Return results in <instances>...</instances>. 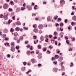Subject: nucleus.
I'll return each mask as SVG.
<instances>
[{"label":"nucleus","instance_id":"obj_1","mask_svg":"<svg viewBox=\"0 0 76 76\" xmlns=\"http://www.w3.org/2000/svg\"><path fill=\"white\" fill-rule=\"evenodd\" d=\"M10 50L11 51H12V52H15V46H12Z\"/></svg>","mask_w":76,"mask_h":76},{"label":"nucleus","instance_id":"obj_2","mask_svg":"<svg viewBox=\"0 0 76 76\" xmlns=\"http://www.w3.org/2000/svg\"><path fill=\"white\" fill-rule=\"evenodd\" d=\"M8 16V14H7L6 15H4L3 16V18L4 20H7L8 19V17L7 16Z\"/></svg>","mask_w":76,"mask_h":76},{"label":"nucleus","instance_id":"obj_3","mask_svg":"<svg viewBox=\"0 0 76 76\" xmlns=\"http://www.w3.org/2000/svg\"><path fill=\"white\" fill-rule=\"evenodd\" d=\"M8 5H7V4H5L4 5L3 7L4 8V9H6L7 7V6Z\"/></svg>","mask_w":76,"mask_h":76},{"label":"nucleus","instance_id":"obj_4","mask_svg":"<svg viewBox=\"0 0 76 76\" xmlns=\"http://www.w3.org/2000/svg\"><path fill=\"white\" fill-rule=\"evenodd\" d=\"M27 7L28 8V10H32V7L30 6H27Z\"/></svg>","mask_w":76,"mask_h":76},{"label":"nucleus","instance_id":"obj_5","mask_svg":"<svg viewBox=\"0 0 76 76\" xmlns=\"http://www.w3.org/2000/svg\"><path fill=\"white\" fill-rule=\"evenodd\" d=\"M15 31H19L20 30V28L19 27H16L15 28Z\"/></svg>","mask_w":76,"mask_h":76},{"label":"nucleus","instance_id":"obj_6","mask_svg":"<svg viewBox=\"0 0 76 76\" xmlns=\"http://www.w3.org/2000/svg\"><path fill=\"white\" fill-rule=\"evenodd\" d=\"M16 25H21V23L20 21H18L16 22Z\"/></svg>","mask_w":76,"mask_h":76},{"label":"nucleus","instance_id":"obj_7","mask_svg":"<svg viewBox=\"0 0 76 76\" xmlns=\"http://www.w3.org/2000/svg\"><path fill=\"white\" fill-rule=\"evenodd\" d=\"M30 53H31V52H30L29 50H28L26 52V54L28 56L30 55Z\"/></svg>","mask_w":76,"mask_h":76},{"label":"nucleus","instance_id":"obj_8","mask_svg":"<svg viewBox=\"0 0 76 76\" xmlns=\"http://www.w3.org/2000/svg\"><path fill=\"white\" fill-rule=\"evenodd\" d=\"M39 29H42L43 27V26L42 25H40L38 26Z\"/></svg>","mask_w":76,"mask_h":76},{"label":"nucleus","instance_id":"obj_9","mask_svg":"<svg viewBox=\"0 0 76 76\" xmlns=\"http://www.w3.org/2000/svg\"><path fill=\"white\" fill-rule=\"evenodd\" d=\"M55 57L56 59H58L59 58V56L58 55H56L55 56Z\"/></svg>","mask_w":76,"mask_h":76},{"label":"nucleus","instance_id":"obj_10","mask_svg":"<svg viewBox=\"0 0 76 76\" xmlns=\"http://www.w3.org/2000/svg\"><path fill=\"white\" fill-rule=\"evenodd\" d=\"M47 20L48 21H50L51 20V19L50 17H48L47 18Z\"/></svg>","mask_w":76,"mask_h":76},{"label":"nucleus","instance_id":"obj_11","mask_svg":"<svg viewBox=\"0 0 76 76\" xmlns=\"http://www.w3.org/2000/svg\"><path fill=\"white\" fill-rule=\"evenodd\" d=\"M31 61L32 63H34L35 62V59L33 58L31 60Z\"/></svg>","mask_w":76,"mask_h":76},{"label":"nucleus","instance_id":"obj_12","mask_svg":"<svg viewBox=\"0 0 76 76\" xmlns=\"http://www.w3.org/2000/svg\"><path fill=\"white\" fill-rule=\"evenodd\" d=\"M34 32H38V29L36 28L34 30Z\"/></svg>","mask_w":76,"mask_h":76},{"label":"nucleus","instance_id":"obj_13","mask_svg":"<svg viewBox=\"0 0 76 76\" xmlns=\"http://www.w3.org/2000/svg\"><path fill=\"white\" fill-rule=\"evenodd\" d=\"M64 0H61L60 1V4H62V3H64Z\"/></svg>","mask_w":76,"mask_h":76},{"label":"nucleus","instance_id":"obj_14","mask_svg":"<svg viewBox=\"0 0 76 76\" xmlns=\"http://www.w3.org/2000/svg\"><path fill=\"white\" fill-rule=\"evenodd\" d=\"M73 20L75 21L76 20V17L75 15L73 16Z\"/></svg>","mask_w":76,"mask_h":76},{"label":"nucleus","instance_id":"obj_15","mask_svg":"<svg viewBox=\"0 0 76 76\" xmlns=\"http://www.w3.org/2000/svg\"><path fill=\"white\" fill-rule=\"evenodd\" d=\"M42 50H43V51L45 52V51H47V48H44L42 49Z\"/></svg>","mask_w":76,"mask_h":76},{"label":"nucleus","instance_id":"obj_16","mask_svg":"<svg viewBox=\"0 0 76 76\" xmlns=\"http://www.w3.org/2000/svg\"><path fill=\"white\" fill-rule=\"evenodd\" d=\"M58 18V16L57 15L56 17H54L53 18L54 19H55V20H57Z\"/></svg>","mask_w":76,"mask_h":76},{"label":"nucleus","instance_id":"obj_17","mask_svg":"<svg viewBox=\"0 0 76 76\" xmlns=\"http://www.w3.org/2000/svg\"><path fill=\"white\" fill-rule=\"evenodd\" d=\"M23 37L22 36H21L20 37V39H21V40H23Z\"/></svg>","mask_w":76,"mask_h":76},{"label":"nucleus","instance_id":"obj_18","mask_svg":"<svg viewBox=\"0 0 76 76\" xmlns=\"http://www.w3.org/2000/svg\"><path fill=\"white\" fill-rule=\"evenodd\" d=\"M11 45L14 46L15 45V43L14 42H12L11 44Z\"/></svg>","mask_w":76,"mask_h":76},{"label":"nucleus","instance_id":"obj_19","mask_svg":"<svg viewBox=\"0 0 76 76\" xmlns=\"http://www.w3.org/2000/svg\"><path fill=\"white\" fill-rule=\"evenodd\" d=\"M5 32L6 33H7V32H8V30H7V29H5L4 30Z\"/></svg>","mask_w":76,"mask_h":76},{"label":"nucleus","instance_id":"obj_20","mask_svg":"<svg viewBox=\"0 0 76 76\" xmlns=\"http://www.w3.org/2000/svg\"><path fill=\"white\" fill-rule=\"evenodd\" d=\"M66 44H67L68 45L69 44V42L68 40H66Z\"/></svg>","mask_w":76,"mask_h":76},{"label":"nucleus","instance_id":"obj_21","mask_svg":"<svg viewBox=\"0 0 76 76\" xmlns=\"http://www.w3.org/2000/svg\"><path fill=\"white\" fill-rule=\"evenodd\" d=\"M38 47L39 49H41V45H38Z\"/></svg>","mask_w":76,"mask_h":76},{"label":"nucleus","instance_id":"obj_22","mask_svg":"<svg viewBox=\"0 0 76 76\" xmlns=\"http://www.w3.org/2000/svg\"><path fill=\"white\" fill-rule=\"evenodd\" d=\"M2 16H3V15L2 14H1V15H0V18H3Z\"/></svg>","mask_w":76,"mask_h":76},{"label":"nucleus","instance_id":"obj_23","mask_svg":"<svg viewBox=\"0 0 76 76\" xmlns=\"http://www.w3.org/2000/svg\"><path fill=\"white\" fill-rule=\"evenodd\" d=\"M61 67V69H62V70H63V69H64V67L63 66H62Z\"/></svg>","mask_w":76,"mask_h":76},{"label":"nucleus","instance_id":"obj_24","mask_svg":"<svg viewBox=\"0 0 76 76\" xmlns=\"http://www.w3.org/2000/svg\"><path fill=\"white\" fill-rule=\"evenodd\" d=\"M64 24L63 23H61L60 25V26H63L64 25Z\"/></svg>","mask_w":76,"mask_h":76},{"label":"nucleus","instance_id":"obj_25","mask_svg":"<svg viewBox=\"0 0 76 76\" xmlns=\"http://www.w3.org/2000/svg\"><path fill=\"white\" fill-rule=\"evenodd\" d=\"M16 48L17 50H19V46H18V47L17 46H16Z\"/></svg>","mask_w":76,"mask_h":76},{"label":"nucleus","instance_id":"obj_26","mask_svg":"<svg viewBox=\"0 0 76 76\" xmlns=\"http://www.w3.org/2000/svg\"><path fill=\"white\" fill-rule=\"evenodd\" d=\"M20 41V39H18L17 41V43H19V42Z\"/></svg>","mask_w":76,"mask_h":76},{"label":"nucleus","instance_id":"obj_27","mask_svg":"<svg viewBox=\"0 0 76 76\" xmlns=\"http://www.w3.org/2000/svg\"><path fill=\"white\" fill-rule=\"evenodd\" d=\"M24 9H25V8H24L22 7L21 8V10H24Z\"/></svg>","mask_w":76,"mask_h":76},{"label":"nucleus","instance_id":"obj_28","mask_svg":"<svg viewBox=\"0 0 76 76\" xmlns=\"http://www.w3.org/2000/svg\"><path fill=\"white\" fill-rule=\"evenodd\" d=\"M71 65H70V67H72V66H73V64L72 62L71 63Z\"/></svg>","mask_w":76,"mask_h":76},{"label":"nucleus","instance_id":"obj_29","mask_svg":"<svg viewBox=\"0 0 76 76\" xmlns=\"http://www.w3.org/2000/svg\"><path fill=\"white\" fill-rule=\"evenodd\" d=\"M31 70H29V71H28V72L26 73V74H27V75H28V73H29V72H31Z\"/></svg>","mask_w":76,"mask_h":76},{"label":"nucleus","instance_id":"obj_30","mask_svg":"<svg viewBox=\"0 0 76 76\" xmlns=\"http://www.w3.org/2000/svg\"><path fill=\"white\" fill-rule=\"evenodd\" d=\"M26 64V62H24L23 63V64H24V66H25Z\"/></svg>","mask_w":76,"mask_h":76},{"label":"nucleus","instance_id":"obj_31","mask_svg":"<svg viewBox=\"0 0 76 76\" xmlns=\"http://www.w3.org/2000/svg\"><path fill=\"white\" fill-rule=\"evenodd\" d=\"M55 44L56 45H57V41H55Z\"/></svg>","mask_w":76,"mask_h":76},{"label":"nucleus","instance_id":"obj_32","mask_svg":"<svg viewBox=\"0 0 76 76\" xmlns=\"http://www.w3.org/2000/svg\"><path fill=\"white\" fill-rule=\"evenodd\" d=\"M73 24H75V23H74V22H72L71 23V25H72V26H73L74 25Z\"/></svg>","mask_w":76,"mask_h":76},{"label":"nucleus","instance_id":"obj_33","mask_svg":"<svg viewBox=\"0 0 76 76\" xmlns=\"http://www.w3.org/2000/svg\"><path fill=\"white\" fill-rule=\"evenodd\" d=\"M5 39L6 41H8V40H9V39L7 38H5Z\"/></svg>","mask_w":76,"mask_h":76},{"label":"nucleus","instance_id":"obj_34","mask_svg":"<svg viewBox=\"0 0 76 76\" xmlns=\"http://www.w3.org/2000/svg\"><path fill=\"white\" fill-rule=\"evenodd\" d=\"M9 11H12V9H11L10 8L9 9Z\"/></svg>","mask_w":76,"mask_h":76},{"label":"nucleus","instance_id":"obj_35","mask_svg":"<svg viewBox=\"0 0 76 76\" xmlns=\"http://www.w3.org/2000/svg\"><path fill=\"white\" fill-rule=\"evenodd\" d=\"M10 3L11 4H13L14 3L12 1H11L10 2Z\"/></svg>","mask_w":76,"mask_h":76},{"label":"nucleus","instance_id":"obj_36","mask_svg":"<svg viewBox=\"0 0 76 76\" xmlns=\"http://www.w3.org/2000/svg\"><path fill=\"white\" fill-rule=\"evenodd\" d=\"M15 16H14L13 17H12V18L13 20H15Z\"/></svg>","mask_w":76,"mask_h":76},{"label":"nucleus","instance_id":"obj_37","mask_svg":"<svg viewBox=\"0 0 76 76\" xmlns=\"http://www.w3.org/2000/svg\"><path fill=\"white\" fill-rule=\"evenodd\" d=\"M30 50H32V46H31V48H30Z\"/></svg>","mask_w":76,"mask_h":76},{"label":"nucleus","instance_id":"obj_38","mask_svg":"<svg viewBox=\"0 0 76 76\" xmlns=\"http://www.w3.org/2000/svg\"><path fill=\"white\" fill-rule=\"evenodd\" d=\"M25 44H28V41L26 42V41L25 43Z\"/></svg>","mask_w":76,"mask_h":76},{"label":"nucleus","instance_id":"obj_39","mask_svg":"<svg viewBox=\"0 0 76 76\" xmlns=\"http://www.w3.org/2000/svg\"><path fill=\"white\" fill-rule=\"evenodd\" d=\"M75 15V13H74L73 12H72V13H71V15Z\"/></svg>","mask_w":76,"mask_h":76},{"label":"nucleus","instance_id":"obj_40","mask_svg":"<svg viewBox=\"0 0 76 76\" xmlns=\"http://www.w3.org/2000/svg\"><path fill=\"white\" fill-rule=\"evenodd\" d=\"M67 19H66L65 20V23H67Z\"/></svg>","mask_w":76,"mask_h":76},{"label":"nucleus","instance_id":"obj_41","mask_svg":"<svg viewBox=\"0 0 76 76\" xmlns=\"http://www.w3.org/2000/svg\"><path fill=\"white\" fill-rule=\"evenodd\" d=\"M30 53H31V54H32V53H33V54L34 53V51H32L31 52H30Z\"/></svg>","mask_w":76,"mask_h":76},{"label":"nucleus","instance_id":"obj_42","mask_svg":"<svg viewBox=\"0 0 76 76\" xmlns=\"http://www.w3.org/2000/svg\"><path fill=\"white\" fill-rule=\"evenodd\" d=\"M23 28L25 29H26V30H28V28H26L25 27H23Z\"/></svg>","mask_w":76,"mask_h":76},{"label":"nucleus","instance_id":"obj_43","mask_svg":"<svg viewBox=\"0 0 76 76\" xmlns=\"http://www.w3.org/2000/svg\"><path fill=\"white\" fill-rule=\"evenodd\" d=\"M49 38H51V37H52V35H49Z\"/></svg>","mask_w":76,"mask_h":76},{"label":"nucleus","instance_id":"obj_44","mask_svg":"<svg viewBox=\"0 0 76 76\" xmlns=\"http://www.w3.org/2000/svg\"><path fill=\"white\" fill-rule=\"evenodd\" d=\"M51 45H50L49 46V48H50V49H52L53 48V47H51Z\"/></svg>","mask_w":76,"mask_h":76},{"label":"nucleus","instance_id":"obj_45","mask_svg":"<svg viewBox=\"0 0 76 76\" xmlns=\"http://www.w3.org/2000/svg\"><path fill=\"white\" fill-rule=\"evenodd\" d=\"M58 20H59L60 21H61V18H58Z\"/></svg>","mask_w":76,"mask_h":76},{"label":"nucleus","instance_id":"obj_46","mask_svg":"<svg viewBox=\"0 0 76 76\" xmlns=\"http://www.w3.org/2000/svg\"><path fill=\"white\" fill-rule=\"evenodd\" d=\"M73 50H72V49H69V51H72Z\"/></svg>","mask_w":76,"mask_h":76},{"label":"nucleus","instance_id":"obj_47","mask_svg":"<svg viewBox=\"0 0 76 76\" xmlns=\"http://www.w3.org/2000/svg\"><path fill=\"white\" fill-rule=\"evenodd\" d=\"M6 34H4L3 35V37L4 38V37H6Z\"/></svg>","mask_w":76,"mask_h":76},{"label":"nucleus","instance_id":"obj_48","mask_svg":"<svg viewBox=\"0 0 76 76\" xmlns=\"http://www.w3.org/2000/svg\"><path fill=\"white\" fill-rule=\"evenodd\" d=\"M53 63H54V64H57V62H54Z\"/></svg>","mask_w":76,"mask_h":76},{"label":"nucleus","instance_id":"obj_49","mask_svg":"<svg viewBox=\"0 0 76 76\" xmlns=\"http://www.w3.org/2000/svg\"><path fill=\"white\" fill-rule=\"evenodd\" d=\"M57 26H59V24H58L57 23L56 24V27H57Z\"/></svg>","mask_w":76,"mask_h":76},{"label":"nucleus","instance_id":"obj_50","mask_svg":"<svg viewBox=\"0 0 76 76\" xmlns=\"http://www.w3.org/2000/svg\"><path fill=\"white\" fill-rule=\"evenodd\" d=\"M33 37H34V39H36V38H37V36H33Z\"/></svg>","mask_w":76,"mask_h":76},{"label":"nucleus","instance_id":"obj_51","mask_svg":"<svg viewBox=\"0 0 76 76\" xmlns=\"http://www.w3.org/2000/svg\"><path fill=\"white\" fill-rule=\"evenodd\" d=\"M57 37L55 36V37H53V39H57Z\"/></svg>","mask_w":76,"mask_h":76},{"label":"nucleus","instance_id":"obj_52","mask_svg":"<svg viewBox=\"0 0 76 76\" xmlns=\"http://www.w3.org/2000/svg\"><path fill=\"white\" fill-rule=\"evenodd\" d=\"M60 30H61V31H63V29H61V28H60Z\"/></svg>","mask_w":76,"mask_h":76},{"label":"nucleus","instance_id":"obj_53","mask_svg":"<svg viewBox=\"0 0 76 76\" xmlns=\"http://www.w3.org/2000/svg\"><path fill=\"white\" fill-rule=\"evenodd\" d=\"M47 52L49 53V54H50V53H51V52L49 51V50H48L47 51Z\"/></svg>","mask_w":76,"mask_h":76},{"label":"nucleus","instance_id":"obj_54","mask_svg":"<svg viewBox=\"0 0 76 76\" xmlns=\"http://www.w3.org/2000/svg\"><path fill=\"white\" fill-rule=\"evenodd\" d=\"M68 29H71V28H70V26H69V27L68 28Z\"/></svg>","mask_w":76,"mask_h":76},{"label":"nucleus","instance_id":"obj_55","mask_svg":"<svg viewBox=\"0 0 76 76\" xmlns=\"http://www.w3.org/2000/svg\"><path fill=\"white\" fill-rule=\"evenodd\" d=\"M41 66V64H38V66Z\"/></svg>","mask_w":76,"mask_h":76},{"label":"nucleus","instance_id":"obj_56","mask_svg":"<svg viewBox=\"0 0 76 76\" xmlns=\"http://www.w3.org/2000/svg\"><path fill=\"white\" fill-rule=\"evenodd\" d=\"M7 56L8 57H10V55H9V54H8L7 55Z\"/></svg>","mask_w":76,"mask_h":76},{"label":"nucleus","instance_id":"obj_57","mask_svg":"<svg viewBox=\"0 0 76 76\" xmlns=\"http://www.w3.org/2000/svg\"><path fill=\"white\" fill-rule=\"evenodd\" d=\"M65 38H66V39H68V38L66 36L65 37Z\"/></svg>","mask_w":76,"mask_h":76},{"label":"nucleus","instance_id":"obj_58","mask_svg":"<svg viewBox=\"0 0 76 76\" xmlns=\"http://www.w3.org/2000/svg\"><path fill=\"white\" fill-rule=\"evenodd\" d=\"M33 15H34V16H36V15L35 13H34L33 14H32V16H33Z\"/></svg>","mask_w":76,"mask_h":76},{"label":"nucleus","instance_id":"obj_59","mask_svg":"<svg viewBox=\"0 0 76 76\" xmlns=\"http://www.w3.org/2000/svg\"><path fill=\"white\" fill-rule=\"evenodd\" d=\"M22 31H23V29L22 28H21L20 30V31L22 32Z\"/></svg>","mask_w":76,"mask_h":76},{"label":"nucleus","instance_id":"obj_60","mask_svg":"<svg viewBox=\"0 0 76 76\" xmlns=\"http://www.w3.org/2000/svg\"><path fill=\"white\" fill-rule=\"evenodd\" d=\"M46 3H47L46 2H43V4H46Z\"/></svg>","mask_w":76,"mask_h":76},{"label":"nucleus","instance_id":"obj_61","mask_svg":"<svg viewBox=\"0 0 76 76\" xmlns=\"http://www.w3.org/2000/svg\"><path fill=\"white\" fill-rule=\"evenodd\" d=\"M25 5H26V4H25V3H24L23 4V6H24V7H25Z\"/></svg>","mask_w":76,"mask_h":76},{"label":"nucleus","instance_id":"obj_62","mask_svg":"<svg viewBox=\"0 0 76 76\" xmlns=\"http://www.w3.org/2000/svg\"><path fill=\"white\" fill-rule=\"evenodd\" d=\"M72 40L73 41H75V37H73V38H72Z\"/></svg>","mask_w":76,"mask_h":76},{"label":"nucleus","instance_id":"obj_63","mask_svg":"<svg viewBox=\"0 0 76 76\" xmlns=\"http://www.w3.org/2000/svg\"><path fill=\"white\" fill-rule=\"evenodd\" d=\"M57 34V33L56 31H55L54 32V34Z\"/></svg>","mask_w":76,"mask_h":76},{"label":"nucleus","instance_id":"obj_64","mask_svg":"<svg viewBox=\"0 0 76 76\" xmlns=\"http://www.w3.org/2000/svg\"><path fill=\"white\" fill-rule=\"evenodd\" d=\"M32 6H34V3L33 2H32Z\"/></svg>","mask_w":76,"mask_h":76}]
</instances>
